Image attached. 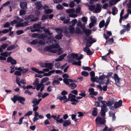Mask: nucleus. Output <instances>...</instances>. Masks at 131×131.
Returning a JSON list of instances; mask_svg holds the SVG:
<instances>
[{
  "instance_id": "nucleus-1",
  "label": "nucleus",
  "mask_w": 131,
  "mask_h": 131,
  "mask_svg": "<svg viewBox=\"0 0 131 131\" xmlns=\"http://www.w3.org/2000/svg\"><path fill=\"white\" fill-rule=\"evenodd\" d=\"M47 36H44L41 40H38V43L40 45H44L46 43H48L49 42L50 44H51L53 45V48H58L59 46L57 43V40L54 39H50L48 37L47 38Z\"/></svg>"
},
{
  "instance_id": "nucleus-2",
  "label": "nucleus",
  "mask_w": 131,
  "mask_h": 131,
  "mask_svg": "<svg viewBox=\"0 0 131 131\" xmlns=\"http://www.w3.org/2000/svg\"><path fill=\"white\" fill-rule=\"evenodd\" d=\"M105 102H104V105H101V110L100 112L101 115V116H105V115L106 112L108 111V108L107 107V106H111L114 103L113 101H108L107 102L106 101H105Z\"/></svg>"
},
{
  "instance_id": "nucleus-3",
  "label": "nucleus",
  "mask_w": 131,
  "mask_h": 131,
  "mask_svg": "<svg viewBox=\"0 0 131 131\" xmlns=\"http://www.w3.org/2000/svg\"><path fill=\"white\" fill-rule=\"evenodd\" d=\"M103 118L101 117H97L95 119V122L96 124V127H101L103 125H104L106 122L105 120V116H102Z\"/></svg>"
},
{
  "instance_id": "nucleus-4",
  "label": "nucleus",
  "mask_w": 131,
  "mask_h": 131,
  "mask_svg": "<svg viewBox=\"0 0 131 131\" xmlns=\"http://www.w3.org/2000/svg\"><path fill=\"white\" fill-rule=\"evenodd\" d=\"M11 99L14 103H15L17 101H18L22 104H24V102L25 100V99L23 97L16 95H14L13 98H11Z\"/></svg>"
},
{
  "instance_id": "nucleus-5",
  "label": "nucleus",
  "mask_w": 131,
  "mask_h": 131,
  "mask_svg": "<svg viewBox=\"0 0 131 131\" xmlns=\"http://www.w3.org/2000/svg\"><path fill=\"white\" fill-rule=\"evenodd\" d=\"M68 97L70 99V101L72 102L71 104L73 105H75L78 102V101L75 99L76 96L73 94L72 93H70L68 95Z\"/></svg>"
},
{
  "instance_id": "nucleus-6",
  "label": "nucleus",
  "mask_w": 131,
  "mask_h": 131,
  "mask_svg": "<svg viewBox=\"0 0 131 131\" xmlns=\"http://www.w3.org/2000/svg\"><path fill=\"white\" fill-rule=\"evenodd\" d=\"M40 25L39 24H36L34 25L33 28L31 30L32 32L39 31L40 30Z\"/></svg>"
},
{
  "instance_id": "nucleus-7",
  "label": "nucleus",
  "mask_w": 131,
  "mask_h": 131,
  "mask_svg": "<svg viewBox=\"0 0 131 131\" xmlns=\"http://www.w3.org/2000/svg\"><path fill=\"white\" fill-rule=\"evenodd\" d=\"M41 100L42 99H40L37 100V99L36 98H33L31 102L33 104L32 106L34 107L38 105Z\"/></svg>"
},
{
  "instance_id": "nucleus-8",
  "label": "nucleus",
  "mask_w": 131,
  "mask_h": 131,
  "mask_svg": "<svg viewBox=\"0 0 131 131\" xmlns=\"http://www.w3.org/2000/svg\"><path fill=\"white\" fill-rule=\"evenodd\" d=\"M7 61L8 63L10 62L11 64L13 65H15L17 63V62L16 60L13 59L11 56L7 58Z\"/></svg>"
},
{
  "instance_id": "nucleus-9",
  "label": "nucleus",
  "mask_w": 131,
  "mask_h": 131,
  "mask_svg": "<svg viewBox=\"0 0 131 131\" xmlns=\"http://www.w3.org/2000/svg\"><path fill=\"white\" fill-rule=\"evenodd\" d=\"M29 22L28 21H24L22 23H19L16 25L17 27H24L29 25Z\"/></svg>"
},
{
  "instance_id": "nucleus-10",
  "label": "nucleus",
  "mask_w": 131,
  "mask_h": 131,
  "mask_svg": "<svg viewBox=\"0 0 131 131\" xmlns=\"http://www.w3.org/2000/svg\"><path fill=\"white\" fill-rule=\"evenodd\" d=\"M122 101L120 100L118 102H115L114 104V107L115 108H117L121 106L122 105Z\"/></svg>"
},
{
  "instance_id": "nucleus-11",
  "label": "nucleus",
  "mask_w": 131,
  "mask_h": 131,
  "mask_svg": "<svg viewBox=\"0 0 131 131\" xmlns=\"http://www.w3.org/2000/svg\"><path fill=\"white\" fill-rule=\"evenodd\" d=\"M83 50L88 55H91L93 53V52L91 51L89 48L87 47H85L84 48Z\"/></svg>"
},
{
  "instance_id": "nucleus-12",
  "label": "nucleus",
  "mask_w": 131,
  "mask_h": 131,
  "mask_svg": "<svg viewBox=\"0 0 131 131\" xmlns=\"http://www.w3.org/2000/svg\"><path fill=\"white\" fill-rule=\"evenodd\" d=\"M57 79L58 80H54L52 82V84L54 87L55 86L56 84L58 85L60 83V82L59 81H61L62 80V78H57Z\"/></svg>"
},
{
  "instance_id": "nucleus-13",
  "label": "nucleus",
  "mask_w": 131,
  "mask_h": 131,
  "mask_svg": "<svg viewBox=\"0 0 131 131\" xmlns=\"http://www.w3.org/2000/svg\"><path fill=\"white\" fill-rule=\"evenodd\" d=\"M27 4L26 2H20V5L21 8L22 9H26L27 8Z\"/></svg>"
},
{
  "instance_id": "nucleus-14",
  "label": "nucleus",
  "mask_w": 131,
  "mask_h": 131,
  "mask_svg": "<svg viewBox=\"0 0 131 131\" xmlns=\"http://www.w3.org/2000/svg\"><path fill=\"white\" fill-rule=\"evenodd\" d=\"M78 57V54L72 53L68 55L67 58H70L75 59H76V58Z\"/></svg>"
},
{
  "instance_id": "nucleus-15",
  "label": "nucleus",
  "mask_w": 131,
  "mask_h": 131,
  "mask_svg": "<svg viewBox=\"0 0 131 131\" xmlns=\"http://www.w3.org/2000/svg\"><path fill=\"white\" fill-rule=\"evenodd\" d=\"M114 78L116 84L117 85H118L119 84L120 79L118 77V75L116 74H114Z\"/></svg>"
},
{
  "instance_id": "nucleus-16",
  "label": "nucleus",
  "mask_w": 131,
  "mask_h": 131,
  "mask_svg": "<svg viewBox=\"0 0 131 131\" xmlns=\"http://www.w3.org/2000/svg\"><path fill=\"white\" fill-rule=\"evenodd\" d=\"M71 124V121L69 120H67L63 121V125L64 127H66Z\"/></svg>"
},
{
  "instance_id": "nucleus-17",
  "label": "nucleus",
  "mask_w": 131,
  "mask_h": 131,
  "mask_svg": "<svg viewBox=\"0 0 131 131\" xmlns=\"http://www.w3.org/2000/svg\"><path fill=\"white\" fill-rule=\"evenodd\" d=\"M66 55L67 54L66 53H64L62 55H60L58 58L55 59V60L56 61H61L64 59V57L66 56Z\"/></svg>"
},
{
  "instance_id": "nucleus-18",
  "label": "nucleus",
  "mask_w": 131,
  "mask_h": 131,
  "mask_svg": "<svg viewBox=\"0 0 131 131\" xmlns=\"http://www.w3.org/2000/svg\"><path fill=\"white\" fill-rule=\"evenodd\" d=\"M36 8L38 10H41L42 9V5L40 2H37L36 3Z\"/></svg>"
},
{
  "instance_id": "nucleus-19",
  "label": "nucleus",
  "mask_w": 131,
  "mask_h": 131,
  "mask_svg": "<svg viewBox=\"0 0 131 131\" xmlns=\"http://www.w3.org/2000/svg\"><path fill=\"white\" fill-rule=\"evenodd\" d=\"M101 8L100 4H97L96 5V7L95 8V11L96 13H99L101 11Z\"/></svg>"
},
{
  "instance_id": "nucleus-20",
  "label": "nucleus",
  "mask_w": 131,
  "mask_h": 131,
  "mask_svg": "<svg viewBox=\"0 0 131 131\" xmlns=\"http://www.w3.org/2000/svg\"><path fill=\"white\" fill-rule=\"evenodd\" d=\"M45 66H46V68H48L50 70L52 69L53 65L51 63H46Z\"/></svg>"
},
{
  "instance_id": "nucleus-21",
  "label": "nucleus",
  "mask_w": 131,
  "mask_h": 131,
  "mask_svg": "<svg viewBox=\"0 0 131 131\" xmlns=\"http://www.w3.org/2000/svg\"><path fill=\"white\" fill-rule=\"evenodd\" d=\"M31 69L33 71L36 72L39 74H43L44 73V72L42 71H39L38 69L35 68H32Z\"/></svg>"
},
{
  "instance_id": "nucleus-22",
  "label": "nucleus",
  "mask_w": 131,
  "mask_h": 131,
  "mask_svg": "<svg viewBox=\"0 0 131 131\" xmlns=\"http://www.w3.org/2000/svg\"><path fill=\"white\" fill-rule=\"evenodd\" d=\"M91 81L93 82H96L97 83H99L100 84H103L104 83V82L103 81H102L101 82H99L98 81H97L96 80V77H91Z\"/></svg>"
},
{
  "instance_id": "nucleus-23",
  "label": "nucleus",
  "mask_w": 131,
  "mask_h": 131,
  "mask_svg": "<svg viewBox=\"0 0 131 131\" xmlns=\"http://www.w3.org/2000/svg\"><path fill=\"white\" fill-rule=\"evenodd\" d=\"M97 109L96 107H94L93 108V110L92 112V115L94 116H97Z\"/></svg>"
},
{
  "instance_id": "nucleus-24",
  "label": "nucleus",
  "mask_w": 131,
  "mask_h": 131,
  "mask_svg": "<svg viewBox=\"0 0 131 131\" xmlns=\"http://www.w3.org/2000/svg\"><path fill=\"white\" fill-rule=\"evenodd\" d=\"M114 40L113 38H110L108 40L106 41L105 45L107 44H111L114 42Z\"/></svg>"
},
{
  "instance_id": "nucleus-25",
  "label": "nucleus",
  "mask_w": 131,
  "mask_h": 131,
  "mask_svg": "<svg viewBox=\"0 0 131 131\" xmlns=\"http://www.w3.org/2000/svg\"><path fill=\"white\" fill-rule=\"evenodd\" d=\"M75 32L78 34H80L81 35H82L83 34V32L78 27L76 28V30L75 31Z\"/></svg>"
},
{
  "instance_id": "nucleus-26",
  "label": "nucleus",
  "mask_w": 131,
  "mask_h": 131,
  "mask_svg": "<svg viewBox=\"0 0 131 131\" xmlns=\"http://www.w3.org/2000/svg\"><path fill=\"white\" fill-rule=\"evenodd\" d=\"M112 13L113 15H115L117 14L118 10L116 7H113L112 8Z\"/></svg>"
},
{
  "instance_id": "nucleus-27",
  "label": "nucleus",
  "mask_w": 131,
  "mask_h": 131,
  "mask_svg": "<svg viewBox=\"0 0 131 131\" xmlns=\"http://www.w3.org/2000/svg\"><path fill=\"white\" fill-rule=\"evenodd\" d=\"M71 33L73 34L75 33V29L72 26L70 25L68 29Z\"/></svg>"
},
{
  "instance_id": "nucleus-28",
  "label": "nucleus",
  "mask_w": 131,
  "mask_h": 131,
  "mask_svg": "<svg viewBox=\"0 0 131 131\" xmlns=\"http://www.w3.org/2000/svg\"><path fill=\"white\" fill-rule=\"evenodd\" d=\"M34 16L32 15H30L27 16L25 17V20H31L32 18H33Z\"/></svg>"
},
{
  "instance_id": "nucleus-29",
  "label": "nucleus",
  "mask_w": 131,
  "mask_h": 131,
  "mask_svg": "<svg viewBox=\"0 0 131 131\" xmlns=\"http://www.w3.org/2000/svg\"><path fill=\"white\" fill-rule=\"evenodd\" d=\"M123 28L125 29V30L128 31L130 30V25L129 23H128L126 26L123 25Z\"/></svg>"
},
{
  "instance_id": "nucleus-30",
  "label": "nucleus",
  "mask_w": 131,
  "mask_h": 131,
  "mask_svg": "<svg viewBox=\"0 0 131 131\" xmlns=\"http://www.w3.org/2000/svg\"><path fill=\"white\" fill-rule=\"evenodd\" d=\"M97 99L99 102H101L102 104V105H103L104 104V102H105L104 101H102V100L103 99V97L102 96H99L98 97Z\"/></svg>"
},
{
  "instance_id": "nucleus-31",
  "label": "nucleus",
  "mask_w": 131,
  "mask_h": 131,
  "mask_svg": "<svg viewBox=\"0 0 131 131\" xmlns=\"http://www.w3.org/2000/svg\"><path fill=\"white\" fill-rule=\"evenodd\" d=\"M81 61L80 60H79L78 62L76 61L72 63V65H75L80 66L81 65Z\"/></svg>"
},
{
  "instance_id": "nucleus-32",
  "label": "nucleus",
  "mask_w": 131,
  "mask_h": 131,
  "mask_svg": "<svg viewBox=\"0 0 131 131\" xmlns=\"http://www.w3.org/2000/svg\"><path fill=\"white\" fill-rule=\"evenodd\" d=\"M86 35V36L89 35L90 34L91 32V30L90 29H86L84 30L83 32Z\"/></svg>"
},
{
  "instance_id": "nucleus-33",
  "label": "nucleus",
  "mask_w": 131,
  "mask_h": 131,
  "mask_svg": "<svg viewBox=\"0 0 131 131\" xmlns=\"http://www.w3.org/2000/svg\"><path fill=\"white\" fill-rule=\"evenodd\" d=\"M77 86V85L75 83H72L70 84L69 86L71 87V89H74Z\"/></svg>"
},
{
  "instance_id": "nucleus-34",
  "label": "nucleus",
  "mask_w": 131,
  "mask_h": 131,
  "mask_svg": "<svg viewBox=\"0 0 131 131\" xmlns=\"http://www.w3.org/2000/svg\"><path fill=\"white\" fill-rule=\"evenodd\" d=\"M57 99L60 100L61 101L62 100L64 101L65 99H66V96L65 95L63 96H59L57 97Z\"/></svg>"
},
{
  "instance_id": "nucleus-35",
  "label": "nucleus",
  "mask_w": 131,
  "mask_h": 131,
  "mask_svg": "<svg viewBox=\"0 0 131 131\" xmlns=\"http://www.w3.org/2000/svg\"><path fill=\"white\" fill-rule=\"evenodd\" d=\"M55 30L57 33L59 34H62L63 32L62 30V29L59 28H56L55 29Z\"/></svg>"
},
{
  "instance_id": "nucleus-36",
  "label": "nucleus",
  "mask_w": 131,
  "mask_h": 131,
  "mask_svg": "<svg viewBox=\"0 0 131 131\" xmlns=\"http://www.w3.org/2000/svg\"><path fill=\"white\" fill-rule=\"evenodd\" d=\"M49 80V79L48 77H44L43 78L41 81L40 83L43 84V83Z\"/></svg>"
},
{
  "instance_id": "nucleus-37",
  "label": "nucleus",
  "mask_w": 131,
  "mask_h": 131,
  "mask_svg": "<svg viewBox=\"0 0 131 131\" xmlns=\"http://www.w3.org/2000/svg\"><path fill=\"white\" fill-rule=\"evenodd\" d=\"M16 48L15 46L14 45H12L7 47V50L9 51L15 49Z\"/></svg>"
},
{
  "instance_id": "nucleus-38",
  "label": "nucleus",
  "mask_w": 131,
  "mask_h": 131,
  "mask_svg": "<svg viewBox=\"0 0 131 131\" xmlns=\"http://www.w3.org/2000/svg\"><path fill=\"white\" fill-rule=\"evenodd\" d=\"M105 21L104 20L101 21L99 24V27L101 28L104 27V25Z\"/></svg>"
},
{
  "instance_id": "nucleus-39",
  "label": "nucleus",
  "mask_w": 131,
  "mask_h": 131,
  "mask_svg": "<svg viewBox=\"0 0 131 131\" xmlns=\"http://www.w3.org/2000/svg\"><path fill=\"white\" fill-rule=\"evenodd\" d=\"M89 10L92 11L95 9L96 6L94 5H90L89 6Z\"/></svg>"
},
{
  "instance_id": "nucleus-40",
  "label": "nucleus",
  "mask_w": 131,
  "mask_h": 131,
  "mask_svg": "<svg viewBox=\"0 0 131 131\" xmlns=\"http://www.w3.org/2000/svg\"><path fill=\"white\" fill-rule=\"evenodd\" d=\"M26 13V10H24L21 9L20 10L19 15L20 16L25 15Z\"/></svg>"
},
{
  "instance_id": "nucleus-41",
  "label": "nucleus",
  "mask_w": 131,
  "mask_h": 131,
  "mask_svg": "<svg viewBox=\"0 0 131 131\" xmlns=\"http://www.w3.org/2000/svg\"><path fill=\"white\" fill-rule=\"evenodd\" d=\"M63 36L62 34H60L57 35L55 36V38L58 39H60L62 38Z\"/></svg>"
},
{
  "instance_id": "nucleus-42",
  "label": "nucleus",
  "mask_w": 131,
  "mask_h": 131,
  "mask_svg": "<svg viewBox=\"0 0 131 131\" xmlns=\"http://www.w3.org/2000/svg\"><path fill=\"white\" fill-rule=\"evenodd\" d=\"M2 56H4L5 57H7L9 56L8 52L7 51H5L4 52L0 54Z\"/></svg>"
},
{
  "instance_id": "nucleus-43",
  "label": "nucleus",
  "mask_w": 131,
  "mask_h": 131,
  "mask_svg": "<svg viewBox=\"0 0 131 131\" xmlns=\"http://www.w3.org/2000/svg\"><path fill=\"white\" fill-rule=\"evenodd\" d=\"M53 11L52 9H48L45 11V13L46 14H50L52 13Z\"/></svg>"
},
{
  "instance_id": "nucleus-44",
  "label": "nucleus",
  "mask_w": 131,
  "mask_h": 131,
  "mask_svg": "<svg viewBox=\"0 0 131 131\" xmlns=\"http://www.w3.org/2000/svg\"><path fill=\"white\" fill-rule=\"evenodd\" d=\"M106 77V76L104 74H103L102 75L100 76L98 80L99 81H102Z\"/></svg>"
},
{
  "instance_id": "nucleus-45",
  "label": "nucleus",
  "mask_w": 131,
  "mask_h": 131,
  "mask_svg": "<svg viewBox=\"0 0 131 131\" xmlns=\"http://www.w3.org/2000/svg\"><path fill=\"white\" fill-rule=\"evenodd\" d=\"M82 75L85 77H87L89 75V73L88 72L85 71H83L81 73Z\"/></svg>"
},
{
  "instance_id": "nucleus-46",
  "label": "nucleus",
  "mask_w": 131,
  "mask_h": 131,
  "mask_svg": "<svg viewBox=\"0 0 131 131\" xmlns=\"http://www.w3.org/2000/svg\"><path fill=\"white\" fill-rule=\"evenodd\" d=\"M38 40L37 39H36L33 40L30 43V44L31 45H34L38 43Z\"/></svg>"
},
{
  "instance_id": "nucleus-47",
  "label": "nucleus",
  "mask_w": 131,
  "mask_h": 131,
  "mask_svg": "<svg viewBox=\"0 0 131 131\" xmlns=\"http://www.w3.org/2000/svg\"><path fill=\"white\" fill-rule=\"evenodd\" d=\"M74 9H69L67 10L66 12L67 13L70 14V13H73L74 12Z\"/></svg>"
},
{
  "instance_id": "nucleus-48",
  "label": "nucleus",
  "mask_w": 131,
  "mask_h": 131,
  "mask_svg": "<svg viewBox=\"0 0 131 131\" xmlns=\"http://www.w3.org/2000/svg\"><path fill=\"white\" fill-rule=\"evenodd\" d=\"M10 23L8 22H6L4 25L3 27L4 28H7L10 25Z\"/></svg>"
},
{
  "instance_id": "nucleus-49",
  "label": "nucleus",
  "mask_w": 131,
  "mask_h": 131,
  "mask_svg": "<svg viewBox=\"0 0 131 131\" xmlns=\"http://www.w3.org/2000/svg\"><path fill=\"white\" fill-rule=\"evenodd\" d=\"M42 85L43 84L40 83L36 85V90L38 91L39 90Z\"/></svg>"
},
{
  "instance_id": "nucleus-50",
  "label": "nucleus",
  "mask_w": 131,
  "mask_h": 131,
  "mask_svg": "<svg viewBox=\"0 0 131 131\" xmlns=\"http://www.w3.org/2000/svg\"><path fill=\"white\" fill-rule=\"evenodd\" d=\"M90 18L91 21V23L94 24L96 23V19L95 18V16H94L93 18L92 17V18Z\"/></svg>"
},
{
  "instance_id": "nucleus-51",
  "label": "nucleus",
  "mask_w": 131,
  "mask_h": 131,
  "mask_svg": "<svg viewBox=\"0 0 131 131\" xmlns=\"http://www.w3.org/2000/svg\"><path fill=\"white\" fill-rule=\"evenodd\" d=\"M82 69L84 70L90 71L91 70V68L88 67H83L82 68Z\"/></svg>"
},
{
  "instance_id": "nucleus-52",
  "label": "nucleus",
  "mask_w": 131,
  "mask_h": 131,
  "mask_svg": "<svg viewBox=\"0 0 131 131\" xmlns=\"http://www.w3.org/2000/svg\"><path fill=\"white\" fill-rule=\"evenodd\" d=\"M38 79L36 78L35 79L34 82L33 83V84L34 85H36L38 84L39 81L38 80Z\"/></svg>"
},
{
  "instance_id": "nucleus-53",
  "label": "nucleus",
  "mask_w": 131,
  "mask_h": 131,
  "mask_svg": "<svg viewBox=\"0 0 131 131\" xmlns=\"http://www.w3.org/2000/svg\"><path fill=\"white\" fill-rule=\"evenodd\" d=\"M48 17V15H44L42 16L41 18V20H45L47 19Z\"/></svg>"
},
{
  "instance_id": "nucleus-54",
  "label": "nucleus",
  "mask_w": 131,
  "mask_h": 131,
  "mask_svg": "<svg viewBox=\"0 0 131 131\" xmlns=\"http://www.w3.org/2000/svg\"><path fill=\"white\" fill-rule=\"evenodd\" d=\"M56 8L58 9H63V7L60 4H59L56 6Z\"/></svg>"
},
{
  "instance_id": "nucleus-55",
  "label": "nucleus",
  "mask_w": 131,
  "mask_h": 131,
  "mask_svg": "<svg viewBox=\"0 0 131 131\" xmlns=\"http://www.w3.org/2000/svg\"><path fill=\"white\" fill-rule=\"evenodd\" d=\"M24 93L25 94H28L29 95H31L33 94L32 92H30L28 90H26L24 92Z\"/></svg>"
},
{
  "instance_id": "nucleus-56",
  "label": "nucleus",
  "mask_w": 131,
  "mask_h": 131,
  "mask_svg": "<svg viewBox=\"0 0 131 131\" xmlns=\"http://www.w3.org/2000/svg\"><path fill=\"white\" fill-rule=\"evenodd\" d=\"M17 23H18L17 20L15 19V20H14L10 22V25H13L15 24H16Z\"/></svg>"
},
{
  "instance_id": "nucleus-57",
  "label": "nucleus",
  "mask_w": 131,
  "mask_h": 131,
  "mask_svg": "<svg viewBox=\"0 0 131 131\" xmlns=\"http://www.w3.org/2000/svg\"><path fill=\"white\" fill-rule=\"evenodd\" d=\"M63 82L67 85L69 84V81L68 79L64 78L63 80Z\"/></svg>"
},
{
  "instance_id": "nucleus-58",
  "label": "nucleus",
  "mask_w": 131,
  "mask_h": 131,
  "mask_svg": "<svg viewBox=\"0 0 131 131\" xmlns=\"http://www.w3.org/2000/svg\"><path fill=\"white\" fill-rule=\"evenodd\" d=\"M92 37H89L88 35L85 38V39L86 40L89 41L91 40L92 39Z\"/></svg>"
},
{
  "instance_id": "nucleus-59",
  "label": "nucleus",
  "mask_w": 131,
  "mask_h": 131,
  "mask_svg": "<svg viewBox=\"0 0 131 131\" xmlns=\"http://www.w3.org/2000/svg\"><path fill=\"white\" fill-rule=\"evenodd\" d=\"M14 74L18 76H20L21 75V73L20 71H16L14 73Z\"/></svg>"
},
{
  "instance_id": "nucleus-60",
  "label": "nucleus",
  "mask_w": 131,
  "mask_h": 131,
  "mask_svg": "<svg viewBox=\"0 0 131 131\" xmlns=\"http://www.w3.org/2000/svg\"><path fill=\"white\" fill-rule=\"evenodd\" d=\"M78 15L77 14H70L69 15L70 17L75 18L77 17Z\"/></svg>"
},
{
  "instance_id": "nucleus-61",
  "label": "nucleus",
  "mask_w": 131,
  "mask_h": 131,
  "mask_svg": "<svg viewBox=\"0 0 131 131\" xmlns=\"http://www.w3.org/2000/svg\"><path fill=\"white\" fill-rule=\"evenodd\" d=\"M57 123L61 124L62 123H63V120L62 118H61L60 119H56V120Z\"/></svg>"
},
{
  "instance_id": "nucleus-62",
  "label": "nucleus",
  "mask_w": 131,
  "mask_h": 131,
  "mask_svg": "<svg viewBox=\"0 0 131 131\" xmlns=\"http://www.w3.org/2000/svg\"><path fill=\"white\" fill-rule=\"evenodd\" d=\"M8 45L7 44L4 43L2 45L1 47L3 49H5L8 46Z\"/></svg>"
},
{
  "instance_id": "nucleus-63",
  "label": "nucleus",
  "mask_w": 131,
  "mask_h": 131,
  "mask_svg": "<svg viewBox=\"0 0 131 131\" xmlns=\"http://www.w3.org/2000/svg\"><path fill=\"white\" fill-rule=\"evenodd\" d=\"M24 33V31L22 30H18L16 31V34L18 35H20Z\"/></svg>"
},
{
  "instance_id": "nucleus-64",
  "label": "nucleus",
  "mask_w": 131,
  "mask_h": 131,
  "mask_svg": "<svg viewBox=\"0 0 131 131\" xmlns=\"http://www.w3.org/2000/svg\"><path fill=\"white\" fill-rule=\"evenodd\" d=\"M35 16L38 17L40 14V12L39 10H35Z\"/></svg>"
}]
</instances>
